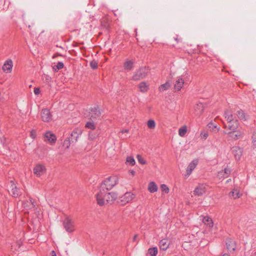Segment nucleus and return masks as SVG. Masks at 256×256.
I'll return each mask as SVG.
<instances>
[{"instance_id":"nucleus-1","label":"nucleus","mask_w":256,"mask_h":256,"mask_svg":"<svg viewBox=\"0 0 256 256\" xmlns=\"http://www.w3.org/2000/svg\"><path fill=\"white\" fill-rule=\"evenodd\" d=\"M98 204L103 206L106 204H112L118 198V194L115 192H106L105 190H100L96 195Z\"/></svg>"},{"instance_id":"nucleus-2","label":"nucleus","mask_w":256,"mask_h":256,"mask_svg":"<svg viewBox=\"0 0 256 256\" xmlns=\"http://www.w3.org/2000/svg\"><path fill=\"white\" fill-rule=\"evenodd\" d=\"M118 182V178L116 176H112L106 178L101 184L100 190H111L116 186Z\"/></svg>"},{"instance_id":"nucleus-3","label":"nucleus","mask_w":256,"mask_h":256,"mask_svg":"<svg viewBox=\"0 0 256 256\" xmlns=\"http://www.w3.org/2000/svg\"><path fill=\"white\" fill-rule=\"evenodd\" d=\"M150 72V69L148 67L142 66L137 70L132 77V80L134 81L140 80L144 78Z\"/></svg>"},{"instance_id":"nucleus-4","label":"nucleus","mask_w":256,"mask_h":256,"mask_svg":"<svg viewBox=\"0 0 256 256\" xmlns=\"http://www.w3.org/2000/svg\"><path fill=\"white\" fill-rule=\"evenodd\" d=\"M136 198V194L128 192H126L120 197V201L123 204L132 202Z\"/></svg>"},{"instance_id":"nucleus-5","label":"nucleus","mask_w":256,"mask_h":256,"mask_svg":"<svg viewBox=\"0 0 256 256\" xmlns=\"http://www.w3.org/2000/svg\"><path fill=\"white\" fill-rule=\"evenodd\" d=\"M64 226L66 232H72L74 230V222L69 218H66L63 222Z\"/></svg>"},{"instance_id":"nucleus-6","label":"nucleus","mask_w":256,"mask_h":256,"mask_svg":"<svg viewBox=\"0 0 256 256\" xmlns=\"http://www.w3.org/2000/svg\"><path fill=\"white\" fill-rule=\"evenodd\" d=\"M44 140L48 142L50 145H54L56 141V137L52 132L48 131L44 134Z\"/></svg>"},{"instance_id":"nucleus-7","label":"nucleus","mask_w":256,"mask_h":256,"mask_svg":"<svg viewBox=\"0 0 256 256\" xmlns=\"http://www.w3.org/2000/svg\"><path fill=\"white\" fill-rule=\"evenodd\" d=\"M40 116L42 120L44 122H48L52 120V115L50 114V110L47 108L42 110L40 113Z\"/></svg>"},{"instance_id":"nucleus-8","label":"nucleus","mask_w":256,"mask_h":256,"mask_svg":"<svg viewBox=\"0 0 256 256\" xmlns=\"http://www.w3.org/2000/svg\"><path fill=\"white\" fill-rule=\"evenodd\" d=\"M206 192V185L204 184H199L194 190V194L196 196H201Z\"/></svg>"},{"instance_id":"nucleus-9","label":"nucleus","mask_w":256,"mask_h":256,"mask_svg":"<svg viewBox=\"0 0 256 256\" xmlns=\"http://www.w3.org/2000/svg\"><path fill=\"white\" fill-rule=\"evenodd\" d=\"M33 170L34 174L37 176H40L45 173L46 168L44 166L38 164L35 166Z\"/></svg>"},{"instance_id":"nucleus-10","label":"nucleus","mask_w":256,"mask_h":256,"mask_svg":"<svg viewBox=\"0 0 256 256\" xmlns=\"http://www.w3.org/2000/svg\"><path fill=\"white\" fill-rule=\"evenodd\" d=\"M184 80L182 76L178 77L174 84V90L177 92L180 90L184 86Z\"/></svg>"},{"instance_id":"nucleus-11","label":"nucleus","mask_w":256,"mask_h":256,"mask_svg":"<svg viewBox=\"0 0 256 256\" xmlns=\"http://www.w3.org/2000/svg\"><path fill=\"white\" fill-rule=\"evenodd\" d=\"M13 67V62L11 59H8L6 60L2 66V70L4 72L10 73Z\"/></svg>"},{"instance_id":"nucleus-12","label":"nucleus","mask_w":256,"mask_h":256,"mask_svg":"<svg viewBox=\"0 0 256 256\" xmlns=\"http://www.w3.org/2000/svg\"><path fill=\"white\" fill-rule=\"evenodd\" d=\"M101 112L98 107H94L90 108L89 116L90 120H96L100 116Z\"/></svg>"},{"instance_id":"nucleus-13","label":"nucleus","mask_w":256,"mask_h":256,"mask_svg":"<svg viewBox=\"0 0 256 256\" xmlns=\"http://www.w3.org/2000/svg\"><path fill=\"white\" fill-rule=\"evenodd\" d=\"M82 134V130L80 128H75L72 132L70 138L72 142H77L78 138Z\"/></svg>"},{"instance_id":"nucleus-14","label":"nucleus","mask_w":256,"mask_h":256,"mask_svg":"<svg viewBox=\"0 0 256 256\" xmlns=\"http://www.w3.org/2000/svg\"><path fill=\"white\" fill-rule=\"evenodd\" d=\"M198 164V160H194L188 166L186 170V176L188 177L191 174L192 170L196 168Z\"/></svg>"},{"instance_id":"nucleus-15","label":"nucleus","mask_w":256,"mask_h":256,"mask_svg":"<svg viewBox=\"0 0 256 256\" xmlns=\"http://www.w3.org/2000/svg\"><path fill=\"white\" fill-rule=\"evenodd\" d=\"M232 152L236 160H240L242 154V150L238 146H233L232 148Z\"/></svg>"},{"instance_id":"nucleus-16","label":"nucleus","mask_w":256,"mask_h":256,"mask_svg":"<svg viewBox=\"0 0 256 256\" xmlns=\"http://www.w3.org/2000/svg\"><path fill=\"white\" fill-rule=\"evenodd\" d=\"M10 182L11 184L10 194L13 197L18 198L19 196L21 194V192L20 191L19 189L16 186L14 182L12 180H11Z\"/></svg>"},{"instance_id":"nucleus-17","label":"nucleus","mask_w":256,"mask_h":256,"mask_svg":"<svg viewBox=\"0 0 256 256\" xmlns=\"http://www.w3.org/2000/svg\"><path fill=\"white\" fill-rule=\"evenodd\" d=\"M229 136L234 140H237L243 138L244 134L243 132L236 130V132L231 131L228 133Z\"/></svg>"},{"instance_id":"nucleus-18","label":"nucleus","mask_w":256,"mask_h":256,"mask_svg":"<svg viewBox=\"0 0 256 256\" xmlns=\"http://www.w3.org/2000/svg\"><path fill=\"white\" fill-rule=\"evenodd\" d=\"M231 170L230 168H226L224 170L220 171L218 174V177L220 180H222L228 178L230 174Z\"/></svg>"},{"instance_id":"nucleus-19","label":"nucleus","mask_w":256,"mask_h":256,"mask_svg":"<svg viewBox=\"0 0 256 256\" xmlns=\"http://www.w3.org/2000/svg\"><path fill=\"white\" fill-rule=\"evenodd\" d=\"M23 205L27 210H35L36 209L35 202L32 198H30L29 201L27 200L24 202Z\"/></svg>"},{"instance_id":"nucleus-20","label":"nucleus","mask_w":256,"mask_h":256,"mask_svg":"<svg viewBox=\"0 0 256 256\" xmlns=\"http://www.w3.org/2000/svg\"><path fill=\"white\" fill-rule=\"evenodd\" d=\"M228 126L224 125V128H228L231 131L236 132V130L238 128V120H234L230 122H228Z\"/></svg>"},{"instance_id":"nucleus-21","label":"nucleus","mask_w":256,"mask_h":256,"mask_svg":"<svg viewBox=\"0 0 256 256\" xmlns=\"http://www.w3.org/2000/svg\"><path fill=\"white\" fill-rule=\"evenodd\" d=\"M170 246V240L167 238L162 240L159 242V246L161 250H166Z\"/></svg>"},{"instance_id":"nucleus-22","label":"nucleus","mask_w":256,"mask_h":256,"mask_svg":"<svg viewBox=\"0 0 256 256\" xmlns=\"http://www.w3.org/2000/svg\"><path fill=\"white\" fill-rule=\"evenodd\" d=\"M226 246L228 250L230 252L234 251L236 248L234 241L230 239L226 240Z\"/></svg>"},{"instance_id":"nucleus-23","label":"nucleus","mask_w":256,"mask_h":256,"mask_svg":"<svg viewBox=\"0 0 256 256\" xmlns=\"http://www.w3.org/2000/svg\"><path fill=\"white\" fill-rule=\"evenodd\" d=\"M204 107L202 103H198L194 107V111L196 114L198 116L201 115L204 112Z\"/></svg>"},{"instance_id":"nucleus-24","label":"nucleus","mask_w":256,"mask_h":256,"mask_svg":"<svg viewBox=\"0 0 256 256\" xmlns=\"http://www.w3.org/2000/svg\"><path fill=\"white\" fill-rule=\"evenodd\" d=\"M134 67V62L132 60H127L124 63V68L125 70L130 71Z\"/></svg>"},{"instance_id":"nucleus-25","label":"nucleus","mask_w":256,"mask_h":256,"mask_svg":"<svg viewBox=\"0 0 256 256\" xmlns=\"http://www.w3.org/2000/svg\"><path fill=\"white\" fill-rule=\"evenodd\" d=\"M242 194H240V190L238 188H234L230 192V196L234 199L240 198Z\"/></svg>"},{"instance_id":"nucleus-26","label":"nucleus","mask_w":256,"mask_h":256,"mask_svg":"<svg viewBox=\"0 0 256 256\" xmlns=\"http://www.w3.org/2000/svg\"><path fill=\"white\" fill-rule=\"evenodd\" d=\"M224 115L228 122L238 120L235 116L232 114V112L228 110L225 112Z\"/></svg>"},{"instance_id":"nucleus-27","label":"nucleus","mask_w":256,"mask_h":256,"mask_svg":"<svg viewBox=\"0 0 256 256\" xmlns=\"http://www.w3.org/2000/svg\"><path fill=\"white\" fill-rule=\"evenodd\" d=\"M148 189L150 192L154 193L158 191V188L154 182H151L148 184Z\"/></svg>"},{"instance_id":"nucleus-28","label":"nucleus","mask_w":256,"mask_h":256,"mask_svg":"<svg viewBox=\"0 0 256 256\" xmlns=\"http://www.w3.org/2000/svg\"><path fill=\"white\" fill-rule=\"evenodd\" d=\"M138 88L141 92H146L148 90V85L145 82H142L138 84Z\"/></svg>"},{"instance_id":"nucleus-29","label":"nucleus","mask_w":256,"mask_h":256,"mask_svg":"<svg viewBox=\"0 0 256 256\" xmlns=\"http://www.w3.org/2000/svg\"><path fill=\"white\" fill-rule=\"evenodd\" d=\"M202 222L205 225L211 228L213 226L214 224L211 218L208 216H204L202 219Z\"/></svg>"},{"instance_id":"nucleus-30","label":"nucleus","mask_w":256,"mask_h":256,"mask_svg":"<svg viewBox=\"0 0 256 256\" xmlns=\"http://www.w3.org/2000/svg\"><path fill=\"white\" fill-rule=\"evenodd\" d=\"M188 129L187 126L186 125L183 126L178 130V134L181 137H184L187 132Z\"/></svg>"},{"instance_id":"nucleus-31","label":"nucleus","mask_w":256,"mask_h":256,"mask_svg":"<svg viewBox=\"0 0 256 256\" xmlns=\"http://www.w3.org/2000/svg\"><path fill=\"white\" fill-rule=\"evenodd\" d=\"M170 86V84L169 82H166L165 84H161L158 90L160 92H163L168 90Z\"/></svg>"},{"instance_id":"nucleus-32","label":"nucleus","mask_w":256,"mask_h":256,"mask_svg":"<svg viewBox=\"0 0 256 256\" xmlns=\"http://www.w3.org/2000/svg\"><path fill=\"white\" fill-rule=\"evenodd\" d=\"M158 248L156 247L150 248L148 250V254L150 256H156L158 254Z\"/></svg>"},{"instance_id":"nucleus-33","label":"nucleus","mask_w":256,"mask_h":256,"mask_svg":"<svg viewBox=\"0 0 256 256\" xmlns=\"http://www.w3.org/2000/svg\"><path fill=\"white\" fill-rule=\"evenodd\" d=\"M156 122L153 120H150L147 122V126L150 129H154L156 128Z\"/></svg>"},{"instance_id":"nucleus-34","label":"nucleus","mask_w":256,"mask_h":256,"mask_svg":"<svg viewBox=\"0 0 256 256\" xmlns=\"http://www.w3.org/2000/svg\"><path fill=\"white\" fill-rule=\"evenodd\" d=\"M252 144L253 148H256V131L254 130L252 136Z\"/></svg>"},{"instance_id":"nucleus-35","label":"nucleus","mask_w":256,"mask_h":256,"mask_svg":"<svg viewBox=\"0 0 256 256\" xmlns=\"http://www.w3.org/2000/svg\"><path fill=\"white\" fill-rule=\"evenodd\" d=\"M126 164L131 166H134L136 164L135 160L133 156H130L126 158Z\"/></svg>"},{"instance_id":"nucleus-36","label":"nucleus","mask_w":256,"mask_h":256,"mask_svg":"<svg viewBox=\"0 0 256 256\" xmlns=\"http://www.w3.org/2000/svg\"><path fill=\"white\" fill-rule=\"evenodd\" d=\"M237 116L240 120H246L244 112L242 110H240L238 111L237 112Z\"/></svg>"},{"instance_id":"nucleus-37","label":"nucleus","mask_w":256,"mask_h":256,"mask_svg":"<svg viewBox=\"0 0 256 256\" xmlns=\"http://www.w3.org/2000/svg\"><path fill=\"white\" fill-rule=\"evenodd\" d=\"M86 127L90 130H94L96 128V124L93 121L88 122L86 124Z\"/></svg>"},{"instance_id":"nucleus-38","label":"nucleus","mask_w":256,"mask_h":256,"mask_svg":"<svg viewBox=\"0 0 256 256\" xmlns=\"http://www.w3.org/2000/svg\"><path fill=\"white\" fill-rule=\"evenodd\" d=\"M64 64L62 62H58L56 66H53L54 71H57L64 68Z\"/></svg>"},{"instance_id":"nucleus-39","label":"nucleus","mask_w":256,"mask_h":256,"mask_svg":"<svg viewBox=\"0 0 256 256\" xmlns=\"http://www.w3.org/2000/svg\"><path fill=\"white\" fill-rule=\"evenodd\" d=\"M136 158H137V160L140 164H146V160L140 155L138 154L136 156Z\"/></svg>"},{"instance_id":"nucleus-40","label":"nucleus","mask_w":256,"mask_h":256,"mask_svg":"<svg viewBox=\"0 0 256 256\" xmlns=\"http://www.w3.org/2000/svg\"><path fill=\"white\" fill-rule=\"evenodd\" d=\"M70 142L71 140L70 138L65 140L63 142V146H64L66 148H68L70 145Z\"/></svg>"},{"instance_id":"nucleus-41","label":"nucleus","mask_w":256,"mask_h":256,"mask_svg":"<svg viewBox=\"0 0 256 256\" xmlns=\"http://www.w3.org/2000/svg\"><path fill=\"white\" fill-rule=\"evenodd\" d=\"M160 188L162 190V192H164L166 194H168L170 191L169 188L168 187V186L165 184H162L160 185Z\"/></svg>"},{"instance_id":"nucleus-42","label":"nucleus","mask_w":256,"mask_h":256,"mask_svg":"<svg viewBox=\"0 0 256 256\" xmlns=\"http://www.w3.org/2000/svg\"><path fill=\"white\" fill-rule=\"evenodd\" d=\"M208 132H206L204 131L202 132L200 134V138L203 140H206L207 138L208 137Z\"/></svg>"},{"instance_id":"nucleus-43","label":"nucleus","mask_w":256,"mask_h":256,"mask_svg":"<svg viewBox=\"0 0 256 256\" xmlns=\"http://www.w3.org/2000/svg\"><path fill=\"white\" fill-rule=\"evenodd\" d=\"M90 66L92 69H96L98 68V62L96 61L93 60L90 62Z\"/></svg>"},{"instance_id":"nucleus-44","label":"nucleus","mask_w":256,"mask_h":256,"mask_svg":"<svg viewBox=\"0 0 256 256\" xmlns=\"http://www.w3.org/2000/svg\"><path fill=\"white\" fill-rule=\"evenodd\" d=\"M30 136L33 140H34L36 137V130H32L30 131Z\"/></svg>"},{"instance_id":"nucleus-45","label":"nucleus","mask_w":256,"mask_h":256,"mask_svg":"<svg viewBox=\"0 0 256 256\" xmlns=\"http://www.w3.org/2000/svg\"><path fill=\"white\" fill-rule=\"evenodd\" d=\"M208 126L212 130H214V128H216V125H214V124L212 123V122H210L208 124Z\"/></svg>"},{"instance_id":"nucleus-46","label":"nucleus","mask_w":256,"mask_h":256,"mask_svg":"<svg viewBox=\"0 0 256 256\" xmlns=\"http://www.w3.org/2000/svg\"><path fill=\"white\" fill-rule=\"evenodd\" d=\"M34 92L35 94L38 95V94L40 93V90L38 88H34Z\"/></svg>"},{"instance_id":"nucleus-47","label":"nucleus","mask_w":256,"mask_h":256,"mask_svg":"<svg viewBox=\"0 0 256 256\" xmlns=\"http://www.w3.org/2000/svg\"><path fill=\"white\" fill-rule=\"evenodd\" d=\"M94 136L92 134L91 132H90L89 134H88V138L90 140H93L94 138Z\"/></svg>"},{"instance_id":"nucleus-48","label":"nucleus","mask_w":256,"mask_h":256,"mask_svg":"<svg viewBox=\"0 0 256 256\" xmlns=\"http://www.w3.org/2000/svg\"><path fill=\"white\" fill-rule=\"evenodd\" d=\"M129 172H130V174L132 176H134L135 174H136L135 171H134V170H129Z\"/></svg>"},{"instance_id":"nucleus-49","label":"nucleus","mask_w":256,"mask_h":256,"mask_svg":"<svg viewBox=\"0 0 256 256\" xmlns=\"http://www.w3.org/2000/svg\"><path fill=\"white\" fill-rule=\"evenodd\" d=\"M50 254H51V256H56V253L54 250H52Z\"/></svg>"},{"instance_id":"nucleus-50","label":"nucleus","mask_w":256,"mask_h":256,"mask_svg":"<svg viewBox=\"0 0 256 256\" xmlns=\"http://www.w3.org/2000/svg\"><path fill=\"white\" fill-rule=\"evenodd\" d=\"M175 40L178 42H181V40L180 39H178V38H174Z\"/></svg>"},{"instance_id":"nucleus-51","label":"nucleus","mask_w":256,"mask_h":256,"mask_svg":"<svg viewBox=\"0 0 256 256\" xmlns=\"http://www.w3.org/2000/svg\"><path fill=\"white\" fill-rule=\"evenodd\" d=\"M128 132V130H123L122 131V133Z\"/></svg>"},{"instance_id":"nucleus-52","label":"nucleus","mask_w":256,"mask_h":256,"mask_svg":"<svg viewBox=\"0 0 256 256\" xmlns=\"http://www.w3.org/2000/svg\"><path fill=\"white\" fill-rule=\"evenodd\" d=\"M137 237H138V235L137 234L134 235V238H133V240H136V238H137Z\"/></svg>"},{"instance_id":"nucleus-53","label":"nucleus","mask_w":256,"mask_h":256,"mask_svg":"<svg viewBox=\"0 0 256 256\" xmlns=\"http://www.w3.org/2000/svg\"><path fill=\"white\" fill-rule=\"evenodd\" d=\"M222 256H230L228 254H223Z\"/></svg>"},{"instance_id":"nucleus-54","label":"nucleus","mask_w":256,"mask_h":256,"mask_svg":"<svg viewBox=\"0 0 256 256\" xmlns=\"http://www.w3.org/2000/svg\"><path fill=\"white\" fill-rule=\"evenodd\" d=\"M252 256H256V251L254 252V253Z\"/></svg>"},{"instance_id":"nucleus-55","label":"nucleus","mask_w":256,"mask_h":256,"mask_svg":"<svg viewBox=\"0 0 256 256\" xmlns=\"http://www.w3.org/2000/svg\"><path fill=\"white\" fill-rule=\"evenodd\" d=\"M231 180V179H229L226 181V182H229Z\"/></svg>"},{"instance_id":"nucleus-56","label":"nucleus","mask_w":256,"mask_h":256,"mask_svg":"<svg viewBox=\"0 0 256 256\" xmlns=\"http://www.w3.org/2000/svg\"><path fill=\"white\" fill-rule=\"evenodd\" d=\"M219 130H220V128H217V132H218Z\"/></svg>"},{"instance_id":"nucleus-57","label":"nucleus","mask_w":256,"mask_h":256,"mask_svg":"<svg viewBox=\"0 0 256 256\" xmlns=\"http://www.w3.org/2000/svg\"><path fill=\"white\" fill-rule=\"evenodd\" d=\"M147 256H148V254L147 255Z\"/></svg>"}]
</instances>
